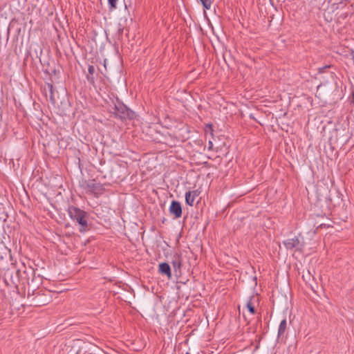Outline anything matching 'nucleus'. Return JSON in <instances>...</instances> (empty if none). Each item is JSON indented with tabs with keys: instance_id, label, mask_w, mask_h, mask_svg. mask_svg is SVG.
Instances as JSON below:
<instances>
[{
	"instance_id": "nucleus-1",
	"label": "nucleus",
	"mask_w": 354,
	"mask_h": 354,
	"mask_svg": "<svg viewBox=\"0 0 354 354\" xmlns=\"http://www.w3.org/2000/svg\"><path fill=\"white\" fill-rule=\"evenodd\" d=\"M68 214L71 219L76 221L81 226L80 230L84 231L88 225L86 220L87 213L77 207H70L68 209Z\"/></svg>"
},
{
	"instance_id": "nucleus-2",
	"label": "nucleus",
	"mask_w": 354,
	"mask_h": 354,
	"mask_svg": "<svg viewBox=\"0 0 354 354\" xmlns=\"http://www.w3.org/2000/svg\"><path fill=\"white\" fill-rule=\"evenodd\" d=\"M283 245L288 250H300L304 246L303 238L296 236L292 239H288L283 241Z\"/></svg>"
},
{
	"instance_id": "nucleus-3",
	"label": "nucleus",
	"mask_w": 354,
	"mask_h": 354,
	"mask_svg": "<svg viewBox=\"0 0 354 354\" xmlns=\"http://www.w3.org/2000/svg\"><path fill=\"white\" fill-rule=\"evenodd\" d=\"M169 213L175 218H178L182 216V207L180 203L176 201H172L169 206Z\"/></svg>"
},
{
	"instance_id": "nucleus-4",
	"label": "nucleus",
	"mask_w": 354,
	"mask_h": 354,
	"mask_svg": "<svg viewBox=\"0 0 354 354\" xmlns=\"http://www.w3.org/2000/svg\"><path fill=\"white\" fill-rule=\"evenodd\" d=\"M115 110L117 111V114H119L121 118L131 117V112L124 104H118L115 105Z\"/></svg>"
},
{
	"instance_id": "nucleus-5",
	"label": "nucleus",
	"mask_w": 354,
	"mask_h": 354,
	"mask_svg": "<svg viewBox=\"0 0 354 354\" xmlns=\"http://www.w3.org/2000/svg\"><path fill=\"white\" fill-rule=\"evenodd\" d=\"M197 190L189 191L185 193V202L189 206H193L196 198L198 196Z\"/></svg>"
},
{
	"instance_id": "nucleus-6",
	"label": "nucleus",
	"mask_w": 354,
	"mask_h": 354,
	"mask_svg": "<svg viewBox=\"0 0 354 354\" xmlns=\"http://www.w3.org/2000/svg\"><path fill=\"white\" fill-rule=\"evenodd\" d=\"M159 272L162 274H165L169 279L171 278V268L167 263H161L159 264Z\"/></svg>"
},
{
	"instance_id": "nucleus-7",
	"label": "nucleus",
	"mask_w": 354,
	"mask_h": 354,
	"mask_svg": "<svg viewBox=\"0 0 354 354\" xmlns=\"http://www.w3.org/2000/svg\"><path fill=\"white\" fill-rule=\"evenodd\" d=\"M171 263H172V266H173L175 271L179 270L180 269V267L182 265L180 257V256L174 257V259L172 260Z\"/></svg>"
},
{
	"instance_id": "nucleus-8",
	"label": "nucleus",
	"mask_w": 354,
	"mask_h": 354,
	"mask_svg": "<svg viewBox=\"0 0 354 354\" xmlns=\"http://www.w3.org/2000/svg\"><path fill=\"white\" fill-rule=\"evenodd\" d=\"M287 328V321L286 319H283L279 326L278 335L281 336L284 334Z\"/></svg>"
},
{
	"instance_id": "nucleus-9",
	"label": "nucleus",
	"mask_w": 354,
	"mask_h": 354,
	"mask_svg": "<svg viewBox=\"0 0 354 354\" xmlns=\"http://www.w3.org/2000/svg\"><path fill=\"white\" fill-rule=\"evenodd\" d=\"M200 1L202 3L203 6L206 9H209L211 8V5H212L211 0H200Z\"/></svg>"
},
{
	"instance_id": "nucleus-10",
	"label": "nucleus",
	"mask_w": 354,
	"mask_h": 354,
	"mask_svg": "<svg viewBox=\"0 0 354 354\" xmlns=\"http://www.w3.org/2000/svg\"><path fill=\"white\" fill-rule=\"evenodd\" d=\"M246 308H248V311L252 313V314H254V306L252 304L251 301H248L246 304Z\"/></svg>"
},
{
	"instance_id": "nucleus-11",
	"label": "nucleus",
	"mask_w": 354,
	"mask_h": 354,
	"mask_svg": "<svg viewBox=\"0 0 354 354\" xmlns=\"http://www.w3.org/2000/svg\"><path fill=\"white\" fill-rule=\"evenodd\" d=\"M118 0H108V3L110 10H113L116 8Z\"/></svg>"
},
{
	"instance_id": "nucleus-12",
	"label": "nucleus",
	"mask_w": 354,
	"mask_h": 354,
	"mask_svg": "<svg viewBox=\"0 0 354 354\" xmlns=\"http://www.w3.org/2000/svg\"><path fill=\"white\" fill-rule=\"evenodd\" d=\"M94 71V67L93 66H90L89 68H88V72L90 73H93Z\"/></svg>"
},
{
	"instance_id": "nucleus-13",
	"label": "nucleus",
	"mask_w": 354,
	"mask_h": 354,
	"mask_svg": "<svg viewBox=\"0 0 354 354\" xmlns=\"http://www.w3.org/2000/svg\"><path fill=\"white\" fill-rule=\"evenodd\" d=\"M104 66L105 68L106 67V60L104 61Z\"/></svg>"
}]
</instances>
